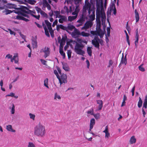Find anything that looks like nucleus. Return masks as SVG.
I'll use <instances>...</instances> for the list:
<instances>
[{
	"label": "nucleus",
	"instance_id": "obj_42",
	"mask_svg": "<svg viewBox=\"0 0 147 147\" xmlns=\"http://www.w3.org/2000/svg\"><path fill=\"white\" fill-rule=\"evenodd\" d=\"M63 69L66 71H69V67L65 65H63Z\"/></svg>",
	"mask_w": 147,
	"mask_h": 147
},
{
	"label": "nucleus",
	"instance_id": "obj_30",
	"mask_svg": "<svg viewBox=\"0 0 147 147\" xmlns=\"http://www.w3.org/2000/svg\"><path fill=\"white\" fill-rule=\"evenodd\" d=\"M87 52L89 56H91L92 55V51L90 47H87Z\"/></svg>",
	"mask_w": 147,
	"mask_h": 147
},
{
	"label": "nucleus",
	"instance_id": "obj_21",
	"mask_svg": "<svg viewBox=\"0 0 147 147\" xmlns=\"http://www.w3.org/2000/svg\"><path fill=\"white\" fill-rule=\"evenodd\" d=\"M135 17L136 18V22H137L139 21L140 18L139 13L138 11H137L136 9H135Z\"/></svg>",
	"mask_w": 147,
	"mask_h": 147
},
{
	"label": "nucleus",
	"instance_id": "obj_1",
	"mask_svg": "<svg viewBox=\"0 0 147 147\" xmlns=\"http://www.w3.org/2000/svg\"><path fill=\"white\" fill-rule=\"evenodd\" d=\"M82 40L81 39H78L77 41L80 43H76L74 47V51L77 54L84 56L85 52L84 51L82 50L84 46L82 44Z\"/></svg>",
	"mask_w": 147,
	"mask_h": 147
},
{
	"label": "nucleus",
	"instance_id": "obj_46",
	"mask_svg": "<svg viewBox=\"0 0 147 147\" xmlns=\"http://www.w3.org/2000/svg\"><path fill=\"white\" fill-rule=\"evenodd\" d=\"M59 27L60 29L63 30H65L66 31V27L64 26L62 24L59 25Z\"/></svg>",
	"mask_w": 147,
	"mask_h": 147
},
{
	"label": "nucleus",
	"instance_id": "obj_6",
	"mask_svg": "<svg viewBox=\"0 0 147 147\" xmlns=\"http://www.w3.org/2000/svg\"><path fill=\"white\" fill-rule=\"evenodd\" d=\"M99 38L98 36H95L93 40H92V45L95 47L99 49Z\"/></svg>",
	"mask_w": 147,
	"mask_h": 147
},
{
	"label": "nucleus",
	"instance_id": "obj_2",
	"mask_svg": "<svg viewBox=\"0 0 147 147\" xmlns=\"http://www.w3.org/2000/svg\"><path fill=\"white\" fill-rule=\"evenodd\" d=\"M45 134V127L40 123L34 128V134L37 136L42 137Z\"/></svg>",
	"mask_w": 147,
	"mask_h": 147
},
{
	"label": "nucleus",
	"instance_id": "obj_11",
	"mask_svg": "<svg viewBox=\"0 0 147 147\" xmlns=\"http://www.w3.org/2000/svg\"><path fill=\"white\" fill-rule=\"evenodd\" d=\"M59 18H60L59 20V22L60 23L62 24L64 22H66L67 21V17L65 16H59Z\"/></svg>",
	"mask_w": 147,
	"mask_h": 147
},
{
	"label": "nucleus",
	"instance_id": "obj_7",
	"mask_svg": "<svg viewBox=\"0 0 147 147\" xmlns=\"http://www.w3.org/2000/svg\"><path fill=\"white\" fill-rule=\"evenodd\" d=\"M40 52L44 53L45 54L44 57L45 58H46L49 55L50 53L49 49L48 47H45L43 49H42L40 50Z\"/></svg>",
	"mask_w": 147,
	"mask_h": 147
},
{
	"label": "nucleus",
	"instance_id": "obj_22",
	"mask_svg": "<svg viewBox=\"0 0 147 147\" xmlns=\"http://www.w3.org/2000/svg\"><path fill=\"white\" fill-rule=\"evenodd\" d=\"M18 54L17 53L15 54V55L13 57V59H14L15 63H18Z\"/></svg>",
	"mask_w": 147,
	"mask_h": 147
},
{
	"label": "nucleus",
	"instance_id": "obj_12",
	"mask_svg": "<svg viewBox=\"0 0 147 147\" xmlns=\"http://www.w3.org/2000/svg\"><path fill=\"white\" fill-rule=\"evenodd\" d=\"M2 1L1 2H0V10H2L5 9V4H6L7 3V1L6 0H0V2Z\"/></svg>",
	"mask_w": 147,
	"mask_h": 147
},
{
	"label": "nucleus",
	"instance_id": "obj_27",
	"mask_svg": "<svg viewBox=\"0 0 147 147\" xmlns=\"http://www.w3.org/2000/svg\"><path fill=\"white\" fill-rule=\"evenodd\" d=\"M136 139L134 136H132L130 138V142L131 144L135 143L136 142Z\"/></svg>",
	"mask_w": 147,
	"mask_h": 147
},
{
	"label": "nucleus",
	"instance_id": "obj_13",
	"mask_svg": "<svg viewBox=\"0 0 147 147\" xmlns=\"http://www.w3.org/2000/svg\"><path fill=\"white\" fill-rule=\"evenodd\" d=\"M90 33L93 35L99 36L101 38L103 37L104 35V33H101L97 30L96 31H92L90 32Z\"/></svg>",
	"mask_w": 147,
	"mask_h": 147
},
{
	"label": "nucleus",
	"instance_id": "obj_25",
	"mask_svg": "<svg viewBox=\"0 0 147 147\" xmlns=\"http://www.w3.org/2000/svg\"><path fill=\"white\" fill-rule=\"evenodd\" d=\"M101 18V20L102 21L104 20H105L106 19V16L105 13L104 11L101 10V15L100 18Z\"/></svg>",
	"mask_w": 147,
	"mask_h": 147
},
{
	"label": "nucleus",
	"instance_id": "obj_53",
	"mask_svg": "<svg viewBox=\"0 0 147 147\" xmlns=\"http://www.w3.org/2000/svg\"><path fill=\"white\" fill-rule=\"evenodd\" d=\"M95 123V120L94 118H92L90 121V124L94 125Z\"/></svg>",
	"mask_w": 147,
	"mask_h": 147
},
{
	"label": "nucleus",
	"instance_id": "obj_14",
	"mask_svg": "<svg viewBox=\"0 0 147 147\" xmlns=\"http://www.w3.org/2000/svg\"><path fill=\"white\" fill-rule=\"evenodd\" d=\"M139 34L138 33V29H137L136 30V35L135 36V38L136 40L135 42V45L136 47V48L138 43L139 40Z\"/></svg>",
	"mask_w": 147,
	"mask_h": 147
},
{
	"label": "nucleus",
	"instance_id": "obj_26",
	"mask_svg": "<svg viewBox=\"0 0 147 147\" xmlns=\"http://www.w3.org/2000/svg\"><path fill=\"white\" fill-rule=\"evenodd\" d=\"M139 100L138 102V106L139 108H141L143 102L140 97H139Z\"/></svg>",
	"mask_w": 147,
	"mask_h": 147
},
{
	"label": "nucleus",
	"instance_id": "obj_23",
	"mask_svg": "<svg viewBox=\"0 0 147 147\" xmlns=\"http://www.w3.org/2000/svg\"><path fill=\"white\" fill-rule=\"evenodd\" d=\"M45 23L48 27V29L49 30L52 29L51 23L49 22L47 20H45Z\"/></svg>",
	"mask_w": 147,
	"mask_h": 147
},
{
	"label": "nucleus",
	"instance_id": "obj_28",
	"mask_svg": "<svg viewBox=\"0 0 147 147\" xmlns=\"http://www.w3.org/2000/svg\"><path fill=\"white\" fill-rule=\"evenodd\" d=\"M76 16H69L68 17V21L70 22H72L77 18Z\"/></svg>",
	"mask_w": 147,
	"mask_h": 147
},
{
	"label": "nucleus",
	"instance_id": "obj_40",
	"mask_svg": "<svg viewBox=\"0 0 147 147\" xmlns=\"http://www.w3.org/2000/svg\"><path fill=\"white\" fill-rule=\"evenodd\" d=\"M143 64H141L138 67V68L139 70L142 72H144L145 71V68L143 67Z\"/></svg>",
	"mask_w": 147,
	"mask_h": 147
},
{
	"label": "nucleus",
	"instance_id": "obj_51",
	"mask_svg": "<svg viewBox=\"0 0 147 147\" xmlns=\"http://www.w3.org/2000/svg\"><path fill=\"white\" fill-rule=\"evenodd\" d=\"M49 30V32L50 33V34L51 35V36L53 38L54 36V31L52 30V29L51 30Z\"/></svg>",
	"mask_w": 147,
	"mask_h": 147
},
{
	"label": "nucleus",
	"instance_id": "obj_8",
	"mask_svg": "<svg viewBox=\"0 0 147 147\" xmlns=\"http://www.w3.org/2000/svg\"><path fill=\"white\" fill-rule=\"evenodd\" d=\"M18 9L20 11L18 12H15V13L18 14L19 16L20 15V12L22 13H28L29 11H26V9H28V8L26 7H20L18 8Z\"/></svg>",
	"mask_w": 147,
	"mask_h": 147
},
{
	"label": "nucleus",
	"instance_id": "obj_33",
	"mask_svg": "<svg viewBox=\"0 0 147 147\" xmlns=\"http://www.w3.org/2000/svg\"><path fill=\"white\" fill-rule=\"evenodd\" d=\"M48 79L47 78L45 79L44 81V85L47 88H49V87L48 86Z\"/></svg>",
	"mask_w": 147,
	"mask_h": 147
},
{
	"label": "nucleus",
	"instance_id": "obj_54",
	"mask_svg": "<svg viewBox=\"0 0 147 147\" xmlns=\"http://www.w3.org/2000/svg\"><path fill=\"white\" fill-rule=\"evenodd\" d=\"M89 18L92 21H93L95 19V15L91 14L89 16Z\"/></svg>",
	"mask_w": 147,
	"mask_h": 147
},
{
	"label": "nucleus",
	"instance_id": "obj_59",
	"mask_svg": "<svg viewBox=\"0 0 147 147\" xmlns=\"http://www.w3.org/2000/svg\"><path fill=\"white\" fill-rule=\"evenodd\" d=\"M113 62L111 60H110L109 61V65L108 66V67H110L112 65H113Z\"/></svg>",
	"mask_w": 147,
	"mask_h": 147
},
{
	"label": "nucleus",
	"instance_id": "obj_16",
	"mask_svg": "<svg viewBox=\"0 0 147 147\" xmlns=\"http://www.w3.org/2000/svg\"><path fill=\"white\" fill-rule=\"evenodd\" d=\"M121 63L123 64H124L125 65H126L127 63L126 55L124 58V55L123 53H122V56L121 58L120 63Z\"/></svg>",
	"mask_w": 147,
	"mask_h": 147
},
{
	"label": "nucleus",
	"instance_id": "obj_43",
	"mask_svg": "<svg viewBox=\"0 0 147 147\" xmlns=\"http://www.w3.org/2000/svg\"><path fill=\"white\" fill-rule=\"evenodd\" d=\"M57 98L58 99H60L61 98V97L59 95H57V93H56L55 94L54 99L55 100L57 99Z\"/></svg>",
	"mask_w": 147,
	"mask_h": 147
},
{
	"label": "nucleus",
	"instance_id": "obj_63",
	"mask_svg": "<svg viewBox=\"0 0 147 147\" xmlns=\"http://www.w3.org/2000/svg\"><path fill=\"white\" fill-rule=\"evenodd\" d=\"M57 69L59 74L60 75V76H61V75L62 74L61 73V70L58 67H57Z\"/></svg>",
	"mask_w": 147,
	"mask_h": 147
},
{
	"label": "nucleus",
	"instance_id": "obj_47",
	"mask_svg": "<svg viewBox=\"0 0 147 147\" xmlns=\"http://www.w3.org/2000/svg\"><path fill=\"white\" fill-rule=\"evenodd\" d=\"M35 9L38 13H40L42 11L40 8L37 7H35Z\"/></svg>",
	"mask_w": 147,
	"mask_h": 147
},
{
	"label": "nucleus",
	"instance_id": "obj_52",
	"mask_svg": "<svg viewBox=\"0 0 147 147\" xmlns=\"http://www.w3.org/2000/svg\"><path fill=\"white\" fill-rule=\"evenodd\" d=\"M28 13H20V15H21L22 16H24V17H26L27 18H29V16L28 15Z\"/></svg>",
	"mask_w": 147,
	"mask_h": 147
},
{
	"label": "nucleus",
	"instance_id": "obj_29",
	"mask_svg": "<svg viewBox=\"0 0 147 147\" xmlns=\"http://www.w3.org/2000/svg\"><path fill=\"white\" fill-rule=\"evenodd\" d=\"M101 24L97 25V27L96 28V30L98 31V32H100L101 33H104L103 31L101 30Z\"/></svg>",
	"mask_w": 147,
	"mask_h": 147
},
{
	"label": "nucleus",
	"instance_id": "obj_17",
	"mask_svg": "<svg viewBox=\"0 0 147 147\" xmlns=\"http://www.w3.org/2000/svg\"><path fill=\"white\" fill-rule=\"evenodd\" d=\"M96 18H100L101 11H100L99 8H98L96 11Z\"/></svg>",
	"mask_w": 147,
	"mask_h": 147
},
{
	"label": "nucleus",
	"instance_id": "obj_34",
	"mask_svg": "<svg viewBox=\"0 0 147 147\" xmlns=\"http://www.w3.org/2000/svg\"><path fill=\"white\" fill-rule=\"evenodd\" d=\"M59 53L63 56V58L65 59V53L64 52L63 49H59Z\"/></svg>",
	"mask_w": 147,
	"mask_h": 147
},
{
	"label": "nucleus",
	"instance_id": "obj_41",
	"mask_svg": "<svg viewBox=\"0 0 147 147\" xmlns=\"http://www.w3.org/2000/svg\"><path fill=\"white\" fill-rule=\"evenodd\" d=\"M72 52L70 50H68L67 51V55L68 59L71 57Z\"/></svg>",
	"mask_w": 147,
	"mask_h": 147
},
{
	"label": "nucleus",
	"instance_id": "obj_19",
	"mask_svg": "<svg viewBox=\"0 0 147 147\" xmlns=\"http://www.w3.org/2000/svg\"><path fill=\"white\" fill-rule=\"evenodd\" d=\"M75 28H76L74 26L70 24H69L67 27H66V31L67 32L68 30L72 31L73 29H75Z\"/></svg>",
	"mask_w": 147,
	"mask_h": 147
},
{
	"label": "nucleus",
	"instance_id": "obj_20",
	"mask_svg": "<svg viewBox=\"0 0 147 147\" xmlns=\"http://www.w3.org/2000/svg\"><path fill=\"white\" fill-rule=\"evenodd\" d=\"M97 103L99 105L98 109L99 110H101L102 107V101L101 100H96Z\"/></svg>",
	"mask_w": 147,
	"mask_h": 147
},
{
	"label": "nucleus",
	"instance_id": "obj_44",
	"mask_svg": "<svg viewBox=\"0 0 147 147\" xmlns=\"http://www.w3.org/2000/svg\"><path fill=\"white\" fill-rule=\"evenodd\" d=\"M42 3L43 5L45 7H46L49 4L47 0H42Z\"/></svg>",
	"mask_w": 147,
	"mask_h": 147
},
{
	"label": "nucleus",
	"instance_id": "obj_38",
	"mask_svg": "<svg viewBox=\"0 0 147 147\" xmlns=\"http://www.w3.org/2000/svg\"><path fill=\"white\" fill-rule=\"evenodd\" d=\"M81 35L82 36L84 37H88L90 36L89 34L86 33L84 31L81 32Z\"/></svg>",
	"mask_w": 147,
	"mask_h": 147
},
{
	"label": "nucleus",
	"instance_id": "obj_62",
	"mask_svg": "<svg viewBox=\"0 0 147 147\" xmlns=\"http://www.w3.org/2000/svg\"><path fill=\"white\" fill-rule=\"evenodd\" d=\"M58 23V20L57 19H56L53 22L52 24V26L53 27H54L55 26V25H57Z\"/></svg>",
	"mask_w": 147,
	"mask_h": 147
},
{
	"label": "nucleus",
	"instance_id": "obj_10",
	"mask_svg": "<svg viewBox=\"0 0 147 147\" xmlns=\"http://www.w3.org/2000/svg\"><path fill=\"white\" fill-rule=\"evenodd\" d=\"M92 22L90 21H88L84 24L83 27L82 29H87L90 27H91L92 26Z\"/></svg>",
	"mask_w": 147,
	"mask_h": 147
},
{
	"label": "nucleus",
	"instance_id": "obj_45",
	"mask_svg": "<svg viewBox=\"0 0 147 147\" xmlns=\"http://www.w3.org/2000/svg\"><path fill=\"white\" fill-rule=\"evenodd\" d=\"M42 3L43 5L45 7H46L49 4L47 0H42Z\"/></svg>",
	"mask_w": 147,
	"mask_h": 147
},
{
	"label": "nucleus",
	"instance_id": "obj_5",
	"mask_svg": "<svg viewBox=\"0 0 147 147\" xmlns=\"http://www.w3.org/2000/svg\"><path fill=\"white\" fill-rule=\"evenodd\" d=\"M91 4L89 2L88 0H86L85 2V5L83 8V12L85 13L87 10L91 9Z\"/></svg>",
	"mask_w": 147,
	"mask_h": 147
},
{
	"label": "nucleus",
	"instance_id": "obj_61",
	"mask_svg": "<svg viewBox=\"0 0 147 147\" xmlns=\"http://www.w3.org/2000/svg\"><path fill=\"white\" fill-rule=\"evenodd\" d=\"M29 115L31 119H32L33 120L34 119L35 117V115H34L30 113Z\"/></svg>",
	"mask_w": 147,
	"mask_h": 147
},
{
	"label": "nucleus",
	"instance_id": "obj_31",
	"mask_svg": "<svg viewBox=\"0 0 147 147\" xmlns=\"http://www.w3.org/2000/svg\"><path fill=\"white\" fill-rule=\"evenodd\" d=\"M6 96H11L12 97H14L16 98H17L18 97V96H15V94L13 92H11L9 94L6 95Z\"/></svg>",
	"mask_w": 147,
	"mask_h": 147
},
{
	"label": "nucleus",
	"instance_id": "obj_35",
	"mask_svg": "<svg viewBox=\"0 0 147 147\" xmlns=\"http://www.w3.org/2000/svg\"><path fill=\"white\" fill-rule=\"evenodd\" d=\"M5 9V10L3 11V13H5V15L9 14L12 12V11L11 10L8 9Z\"/></svg>",
	"mask_w": 147,
	"mask_h": 147
},
{
	"label": "nucleus",
	"instance_id": "obj_57",
	"mask_svg": "<svg viewBox=\"0 0 147 147\" xmlns=\"http://www.w3.org/2000/svg\"><path fill=\"white\" fill-rule=\"evenodd\" d=\"M107 35L108 37L110 36V28L107 27Z\"/></svg>",
	"mask_w": 147,
	"mask_h": 147
},
{
	"label": "nucleus",
	"instance_id": "obj_9",
	"mask_svg": "<svg viewBox=\"0 0 147 147\" xmlns=\"http://www.w3.org/2000/svg\"><path fill=\"white\" fill-rule=\"evenodd\" d=\"M71 35L73 38H77L79 37V35H81V33L78 29L75 28Z\"/></svg>",
	"mask_w": 147,
	"mask_h": 147
},
{
	"label": "nucleus",
	"instance_id": "obj_32",
	"mask_svg": "<svg viewBox=\"0 0 147 147\" xmlns=\"http://www.w3.org/2000/svg\"><path fill=\"white\" fill-rule=\"evenodd\" d=\"M32 44L34 47L36 48L37 47V42L36 40H32Z\"/></svg>",
	"mask_w": 147,
	"mask_h": 147
},
{
	"label": "nucleus",
	"instance_id": "obj_37",
	"mask_svg": "<svg viewBox=\"0 0 147 147\" xmlns=\"http://www.w3.org/2000/svg\"><path fill=\"white\" fill-rule=\"evenodd\" d=\"M147 108V102L146 101H144L142 110H144Z\"/></svg>",
	"mask_w": 147,
	"mask_h": 147
},
{
	"label": "nucleus",
	"instance_id": "obj_56",
	"mask_svg": "<svg viewBox=\"0 0 147 147\" xmlns=\"http://www.w3.org/2000/svg\"><path fill=\"white\" fill-rule=\"evenodd\" d=\"M97 25L101 24L100 18H96Z\"/></svg>",
	"mask_w": 147,
	"mask_h": 147
},
{
	"label": "nucleus",
	"instance_id": "obj_58",
	"mask_svg": "<svg viewBox=\"0 0 147 147\" xmlns=\"http://www.w3.org/2000/svg\"><path fill=\"white\" fill-rule=\"evenodd\" d=\"M45 35L48 37H49L50 36V35L49 33V32L48 31V30L47 29H46L45 30Z\"/></svg>",
	"mask_w": 147,
	"mask_h": 147
},
{
	"label": "nucleus",
	"instance_id": "obj_18",
	"mask_svg": "<svg viewBox=\"0 0 147 147\" xmlns=\"http://www.w3.org/2000/svg\"><path fill=\"white\" fill-rule=\"evenodd\" d=\"M16 18L18 20H24L26 22H28L29 20L27 18H26L23 16L18 15L16 17Z\"/></svg>",
	"mask_w": 147,
	"mask_h": 147
},
{
	"label": "nucleus",
	"instance_id": "obj_39",
	"mask_svg": "<svg viewBox=\"0 0 147 147\" xmlns=\"http://www.w3.org/2000/svg\"><path fill=\"white\" fill-rule=\"evenodd\" d=\"M42 16L43 18H47V15L44 11H42L40 13Z\"/></svg>",
	"mask_w": 147,
	"mask_h": 147
},
{
	"label": "nucleus",
	"instance_id": "obj_48",
	"mask_svg": "<svg viewBox=\"0 0 147 147\" xmlns=\"http://www.w3.org/2000/svg\"><path fill=\"white\" fill-rule=\"evenodd\" d=\"M93 116L96 119H98L100 118V115L98 113L96 114H94Z\"/></svg>",
	"mask_w": 147,
	"mask_h": 147
},
{
	"label": "nucleus",
	"instance_id": "obj_50",
	"mask_svg": "<svg viewBox=\"0 0 147 147\" xmlns=\"http://www.w3.org/2000/svg\"><path fill=\"white\" fill-rule=\"evenodd\" d=\"M67 38V36H66L65 37H64L63 36L62 38V39L61 41L60 42H62V43H65V40L66 38Z\"/></svg>",
	"mask_w": 147,
	"mask_h": 147
},
{
	"label": "nucleus",
	"instance_id": "obj_4",
	"mask_svg": "<svg viewBox=\"0 0 147 147\" xmlns=\"http://www.w3.org/2000/svg\"><path fill=\"white\" fill-rule=\"evenodd\" d=\"M85 14V13L82 12V14L81 15H80L79 19L77 21V22L81 23V24H80L78 26L82 25V24L84 23L85 22L86 19V16Z\"/></svg>",
	"mask_w": 147,
	"mask_h": 147
},
{
	"label": "nucleus",
	"instance_id": "obj_64",
	"mask_svg": "<svg viewBox=\"0 0 147 147\" xmlns=\"http://www.w3.org/2000/svg\"><path fill=\"white\" fill-rule=\"evenodd\" d=\"M54 73L55 74V75L56 76L57 78H58L59 75L58 73L57 72V70H54Z\"/></svg>",
	"mask_w": 147,
	"mask_h": 147
},
{
	"label": "nucleus",
	"instance_id": "obj_3",
	"mask_svg": "<svg viewBox=\"0 0 147 147\" xmlns=\"http://www.w3.org/2000/svg\"><path fill=\"white\" fill-rule=\"evenodd\" d=\"M57 78L59 80L60 85L63 83L65 84L67 82V76L66 74H62L61 76H59Z\"/></svg>",
	"mask_w": 147,
	"mask_h": 147
},
{
	"label": "nucleus",
	"instance_id": "obj_15",
	"mask_svg": "<svg viewBox=\"0 0 147 147\" xmlns=\"http://www.w3.org/2000/svg\"><path fill=\"white\" fill-rule=\"evenodd\" d=\"M16 6L14 4H13L11 3H7L5 5V8L7 9H16L15 7Z\"/></svg>",
	"mask_w": 147,
	"mask_h": 147
},
{
	"label": "nucleus",
	"instance_id": "obj_60",
	"mask_svg": "<svg viewBox=\"0 0 147 147\" xmlns=\"http://www.w3.org/2000/svg\"><path fill=\"white\" fill-rule=\"evenodd\" d=\"M65 43H62V42H60V46H59V49H63V48Z\"/></svg>",
	"mask_w": 147,
	"mask_h": 147
},
{
	"label": "nucleus",
	"instance_id": "obj_55",
	"mask_svg": "<svg viewBox=\"0 0 147 147\" xmlns=\"http://www.w3.org/2000/svg\"><path fill=\"white\" fill-rule=\"evenodd\" d=\"M28 147H35V146L32 143L29 142L28 143Z\"/></svg>",
	"mask_w": 147,
	"mask_h": 147
},
{
	"label": "nucleus",
	"instance_id": "obj_36",
	"mask_svg": "<svg viewBox=\"0 0 147 147\" xmlns=\"http://www.w3.org/2000/svg\"><path fill=\"white\" fill-rule=\"evenodd\" d=\"M54 13L55 15L56 18H59V16H61L62 15H60V12L59 11H54Z\"/></svg>",
	"mask_w": 147,
	"mask_h": 147
},
{
	"label": "nucleus",
	"instance_id": "obj_24",
	"mask_svg": "<svg viewBox=\"0 0 147 147\" xmlns=\"http://www.w3.org/2000/svg\"><path fill=\"white\" fill-rule=\"evenodd\" d=\"M6 129L7 130L9 131L15 132L16 131L15 130H13L12 128V126L11 125H8L6 126Z\"/></svg>",
	"mask_w": 147,
	"mask_h": 147
},
{
	"label": "nucleus",
	"instance_id": "obj_49",
	"mask_svg": "<svg viewBox=\"0 0 147 147\" xmlns=\"http://www.w3.org/2000/svg\"><path fill=\"white\" fill-rule=\"evenodd\" d=\"M31 14V16H32L33 17H34L37 20H39L40 19V15H38V16L35 15H34V14H33L31 13H30Z\"/></svg>",
	"mask_w": 147,
	"mask_h": 147
}]
</instances>
